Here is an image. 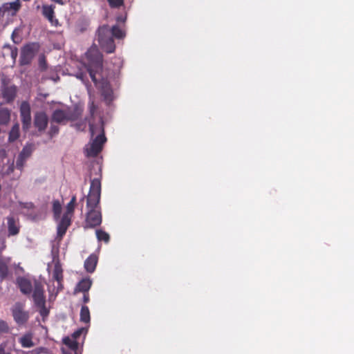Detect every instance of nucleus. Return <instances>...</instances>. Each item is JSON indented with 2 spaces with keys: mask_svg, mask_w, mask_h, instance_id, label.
<instances>
[{
  "mask_svg": "<svg viewBox=\"0 0 354 354\" xmlns=\"http://www.w3.org/2000/svg\"><path fill=\"white\" fill-rule=\"evenodd\" d=\"M75 77L80 80L88 88L91 86L86 73L82 71L77 72Z\"/></svg>",
  "mask_w": 354,
  "mask_h": 354,
  "instance_id": "nucleus-29",
  "label": "nucleus"
},
{
  "mask_svg": "<svg viewBox=\"0 0 354 354\" xmlns=\"http://www.w3.org/2000/svg\"><path fill=\"white\" fill-rule=\"evenodd\" d=\"M19 62H22L21 57H19Z\"/></svg>",
  "mask_w": 354,
  "mask_h": 354,
  "instance_id": "nucleus-50",
  "label": "nucleus"
},
{
  "mask_svg": "<svg viewBox=\"0 0 354 354\" xmlns=\"http://www.w3.org/2000/svg\"><path fill=\"white\" fill-rule=\"evenodd\" d=\"M85 125H86V124H85V122H82V123H77V124H75V127H76V128H77V129H78V130L82 129V126H84V127H83V128H82V129H84Z\"/></svg>",
  "mask_w": 354,
  "mask_h": 354,
  "instance_id": "nucleus-42",
  "label": "nucleus"
},
{
  "mask_svg": "<svg viewBox=\"0 0 354 354\" xmlns=\"http://www.w3.org/2000/svg\"><path fill=\"white\" fill-rule=\"evenodd\" d=\"M53 279L57 282V292L62 290L63 286V269L59 261L55 263L54 268L53 270Z\"/></svg>",
  "mask_w": 354,
  "mask_h": 354,
  "instance_id": "nucleus-11",
  "label": "nucleus"
},
{
  "mask_svg": "<svg viewBox=\"0 0 354 354\" xmlns=\"http://www.w3.org/2000/svg\"><path fill=\"white\" fill-rule=\"evenodd\" d=\"M51 122L65 124L67 122L66 109H55L51 115Z\"/></svg>",
  "mask_w": 354,
  "mask_h": 354,
  "instance_id": "nucleus-15",
  "label": "nucleus"
},
{
  "mask_svg": "<svg viewBox=\"0 0 354 354\" xmlns=\"http://www.w3.org/2000/svg\"><path fill=\"white\" fill-rule=\"evenodd\" d=\"M24 295L32 302L33 307L44 320L48 317L50 308L46 306L44 286L40 280L24 277Z\"/></svg>",
  "mask_w": 354,
  "mask_h": 354,
  "instance_id": "nucleus-2",
  "label": "nucleus"
},
{
  "mask_svg": "<svg viewBox=\"0 0 354 354\" xmlns=\"http://www.w3.org/2000/svg\"><path fill=\"white\" fill-rule=\"evenodd\" d=\"M21 30L19 28H17L13 31V33L12 35V37L13 39V41L16 44L20 43L21 41Z\"/></svg>",
  "mask_w": 354,
  "mask_h": 354,
  "instance_id": "nucleus-33",
  "label": "nucleus"
},
{
  "mask_svg": "<svg viewBox=\"0 0 354 354\" xmlns=\"http://www.w3.org/2000/svg\"><path fill=\"white\" fill-rule=\"evenodd\" d=\"M66 113L67 122H73L77 120L81 117L82 114V109L77 106H75L73 108H67L66 109Z\"/></svg>",
  "mask_w": 354,
  "mask_h": 354,
  "instance_id": "nucleus-16",
  "label": "nucleus"
},
{
  "mask_svg": "<svg viewBox=\"0 0 354 354\" xmlns=\"http://www.w3.org/2000/svg\"><path fill=\"white\" fill-rule=\"evenodd\" d=\"M53 211L55 217H59L62 211V205L58 200H55L53 202Z\"/></svg>",
  "mask_w": 354,
  "mask_h": 354,
  "instance_id": "nucleus-30",
  "label": "nucleus"
},
{
  "mask_svg": "<svg viewBox=\"0 0 354 354\" xmlns=\"http://www.w3.org/2000/svg\"><path fill=\"white\" fill-rule=\"evenodd\" d=\"M21 158H22V152L19 153V154L18 160L17 162V166H19V162Z\"/></svg>",
  "mask_w": 354,
  "mask_h": 354,
  "instance_id": "nucleus-44",
  "label": "nucleus"
},
{
  "mask_svg": "<svg viewBox=\"0 0 354 354\" xmlns=\"http://www.w3.org/2000/svg\"><path fill=\"white\" fill-rule=\"evenodd\" d=\"M24 215L31 221H39L43 218V213L40 208L35 207L32 203H24Z\"/></svg>",
  "mask_w": 354,
  "mask_h": 354,
  "instance_id": "nucleus-7",
  "label": "nucleus"
},
{
  "mask_svg": "<svg viewBox=\"0 0 354 354\" xmlns=\"http://www.w3.org/2000/svg\"><path fill=\"white\" fill-rule=\"evenodd\" d=\"M39 49V44L38 43H31L24 46V64H28Z\"/></svg>",
  "mask_w": 354,
  "mask_h": 354,
  "instance_id": "nucleus-10",
  "label": "nucleus"
},
{
  "mask_svg": "<svg viewBox=\"0 0 354 354\" xmlns=\"http://www.w3.org/2000/svg\"><path fill=\"white\" fill-rule=\"evenodd\" d=\"M84 198H85V196H84V197L82 198V200H81V201H84Z\"/></svg>",
  "mask_w": 354,
  "mask_h": 354,
  "instance_id": "nucleus-51",
  "label": "nucleus"
},
{
  "mask_svg": "<svg viewBox=\"0 0 354 354\" xmlns=\"http://www.w3.org/2000/svg\"><path fill=\"white\" fill-rule=\"evenodd\" d=\"M7 329H8L7 324L3 320H0V332H4V331L7 330Z\"/></svg>",
  "mask_w": 354,
  "mask_h": 354,
  "instance_id": "nucleus-40",
  "label": "nucleus"
},
{
  "mask_svg": "<svg viewBox=\"0 0 354 354\" xmlns=\"http://www.w3.org/2000/svg\"><path fill=\"white\" fill-rule=\"evenodd\" d=\"M44 351H45L44 348L39 347V348H37L31 351L24 352V354H41Z\"/></svg>",
  "mask_w": 354,
  "mask_h": 354,
  "instance_id": "nucleus-37",
  "label": "nucleus"
},
{
  "mask_svg": "<svg viewBox=\"0 0 354 354\" xmlns=\"http://www.w3.org/2000/svg\"><path fill=\"white\" fill-rule=\"evenodd\" d=\"M18 287L21 292H22V280L20 279H17Z\"/></svg>",
  "mask_w": 354,
  "mask_h": 354,
  "instance_id": "nucleus-43",
  "label": "nucleus"
},
{
  "mask_svg": "<svg viewBox=\"0 0 354 354\" xmlns=\"http://www.w3.org/2000/svg\"><path fill=\"white\" fill-rule=\"evenodd\" d=\"M48 122V116L44 112H37L34 116V126L39 131H43L46 129Z\"/></svg>",
  "mask_w": 354,
  "mask_h": 354,
  "instance_id": "nucleus-12",
  "label": "nucleus"
},
{
  "mask_svg": "<svg viewBox=\"0 0 354 354\" xmlns=\"http://www.w3.org/2000/svg\"><path fill=\"white\" fill-rule=\"evenodd\" d=\"M118 39H122L124 37V32L118 26H113L111 29H109V34Z\"/></svg>",
  "mask_w": 354,
  "mask_h": 354,
  "instance_id": "nucleus-25",
  "label": "nucleus"
},
{
  "mask_svg": "<svg viewBox=\"0 0 354 354\" xmlns=\"http://www.w3.org/2000/svg\"><path fill=\"white\" fill-rule=\"evenodd\" d=\"M62 342L74 353L77 351L78 343L75 339H72L70 337L66 336L63 338Z\"/></svg>",
  "mask_w": 354,
  "mask_h": 354,
  "instance_id": "nucleus-21",
  "label": "nucleus"
},
{
  "mask_svg": "<svg viewBox=\"0 0 354 354\" xmlns=\"http://www.w3.org/2000/svg\"><path fill=\"white\" fill-rule=\"evenodd\" d=\"M39 64L42 70H46L47 68L46 62L44 57L39 58Z\"/></svg>",
  "mask_w": 354,
  "mask_h": 354,
  "instance_id": "nucleus-39",
  "label": "nucleus"
},
{
  "mask_svg": "<svg viewBox=\"0 0 354 354\" xmlns=\"http://www.w3.org/2000/svg\"><path fill=\"white\" fill-rule=\"evenodd\" d=\"M97 263V257L92 254L84 261V268L88 272L92 273L95 271Z\"/></svg>",
  "mask_w": 354,
  "mask_h": 354,
  "instance_id": "nucleus-17",
  "label": "nucleus"
},
{
  "mask_svg": "<svg viewBox=\"0 0 354 354\" xmlns=\"http://www.w3.org/2000/svg\"><path fill=\"white\" fill-rule=\"evenodd\" d=\"M10 120V113L8 110L3 109L0 110V124H6Z\"/></svg>",
  "mask_w": 354,
  "mask_h": 354,
  "instance_id": "nucleus-28",
  "label": "nucleus"
},
{
  "mask_svg": "<svg viewBox=\"0 0 354 354\" xmlns=\"http://www.w3.org/2000/svg\"><path fill=\"white\" fill-rule=\"evenodd\" d=\"M21 3L19 0L14 2L6 3L0 7V15L1 17L14 16L20 9Z\"/></svg>",
  "mask_w": 354,
  "mask_h": 354,
  "instance_id": "nucleus-8",
  "label": "nucleus"
},
{
  "mask_svg": "<svg viewBox=\"0 0 354 354\" xmlns=\"http://www.w3.org/2000/svg\"><path fill=\"white\" fill-rule=\"evenodd\" d=\"M91 320L90 311L88 307L82 306L80 310V321L84 323H89Z\"/></svg>",
  "mask_w": 354,
  "mask_h": 354,
  "instance_id": "nucleus-22",
  "label": "nucleus"
},
{
  "mask_svg": "<svg viewBox=\"0 0 354 354\" xmlns=\"http://www.w3.org/2000/svg\"><path fill=\"white\" fill-rule=\"evenodd\" d=\"M59 129L57 125H55L51 122L50 127L48 131L50 137L53 138L59 133Z\"/></svg>",
  "mask_w": 354,
  "mask_h": 354,
  "instance_id": "nucleus-35",
  "label": "nucleus"
},
{
  "mask_svg": "<svg viewBox=\"0 0 354 354\" xmlns=\"http://www.w3.org/2000/svg\"><path fill=\"white\" fill-rule=\"evenodd\" d=\"M16 94V87L15 86H6L3 88V95L7 101L12 100Z\"/></svg>",
  "mask_w": 354,
  "mask_h": 354,
  "instance_id": "nucleus-20",
  "label": "nucleus"
},
{
  "mask_svg": "<svg viewBox=\"0 0 354 354\" xmlns=\"http://www.w3.org/2000/svg\"><path fill=\"white\" fill-rule=\"evenodd\" d=\"M101 174L91 180L89 192L86 196V218L84 228H95L101 225L102 215L100 205L101 198Z\"/></svg>",
  "mask_w": 354,
  "mask_h": 354,
  "instance_id": "nucleus-1",
  "label": "nucleus"
},
{
  "mask_svg": "<svg viewBox=\"0 0 354 354\" xmlns=\"http://www.w3.org/2000/svg\"><path fill=\"white\" fill-rule=\"evenodd\" d=\"M4 346L3 345H0V354H4Z\"/></svg>",
  "mask_w": 354,
  "mask_h": 354,
  "instance_id": "nucleus-45",
  "label": "nucleus"
},
{
  "mask_svg": "<svg viewBox=\"0 0 354 354\" xmlns=\"http://www.w3.org/2000/svg\"><path fill=\"white\" fill-rule=\"evenodd\" d=\"M96 236L99 241H104L107 243L109 242L110 236L109 234L102 230H96Z\"/></svg>",
  "mask_w": 354,
  "mask_h": 354,
  "instance_id": "nucleus-24",
  "label": "nucleus"
},
{
  "mask_svg": "<svg viewBox=\"0 0 354 354\" xmlns=\"http://www.w3.org/2000/svg\"><path fill=\"white\" fill-rule=\"evenodd\" d=\"M10 263L8 257H0V277L4 279L8 276V265Z\"/></svg>",
  "mask_w": 354,
  "mask_h": 354,
  "instance_id": "nucleus-19",
  "label": "nucleus"
},
{
  "mask_svg": "<svg viewBox=\"0 0 354 354\" xmlns=\"http://www.w3.org/2000/svg\"><path fill=\"white\" fill-rule=\"evenodd\" d=\"M92 286V281L89 278H84L80 281L74 289V294L77 292H88Z\"/></svg>",
  "mask_w": 354,
  "mask_h": 354,
  "instance_id": "nucleus-14",
  "label": "nucleus"
},
{
  "mask_svg": "<svg viewBox=\"0 0 354 354\" xmlns=\"http://www.w3.org/2000/svg\"><path fill=\"white\" fill-rule=\"evenodd\" d=\"M86 61L84 66L88 73L93 83L97 85L96 73L102 71L103 57L97 46H91L86 53Z\"/></svg>",
  "mask_w": 354,
  "mask_h": 354,
  "instance_id": "nucleus-3",
  "label": "nucleus"
},
{
  "mask_svg": "<svg viewBox=\"0 0 354 354\" xmlns=\"http://www.w3.org/2000/svg\"><path fill=\"white\" fill-rule=\"evenodd\" d=\"M84 330V328H80L75 330L71 335L72 338L76 340L82 334Z\"/></svg>",
  "mask_w": 354,
  "mask_h": 354,
  "instance_id": "nucleus-38",
  "label": "nucleus"
},
{
  "mask_svg": "<svg viewBox=\"0 0 354 354\" xmlns=\"http://www.w3.org/2000/svg\"><path fill=\"white\" fill-rule=\"evenodd\" d=\"M8 231L10 235L18 234L19 229L15 225V221L12 218H8Z\"/></svg>",
  "mask_w": 354,
  "mask_h": 354,
  "instance_id": "nucleus-26",
  "label": "nucleus"
},
{
  "mask_svg": "<svg viewBox=\"0 0 354 354\" xmlns=\"http://www.w3.org/2000/svg\"><path fill=\"white\" fill-rule=\"evenodd\" d=\"M19 125H16L12 129V130L10 133V137H9V139L11 141L16 140L19 137Z\"/></svg>",
  "mask_w": 354,
  "mask_h": 354,
  "instance_id": "nucleus-34",
  "label": "nucleus"
},
{
  "mask_svg": "<svg viewBox=\"0 0 354 354\" xmlns=\"http://www.w3.org/2000/svg\"><path fill=\"white\" fill-rule=\"evenodd\" d=\"M21 342H22V337L19 339Z\"/></svg>",
  "mask_w": 354,
  "mask_h": 354,
  "instance_id": "nucleus-49",
  "label": "nucleus"
},
{
  "mask_svg": "<svg viewBox=\"0 0 354 354\" xmlns=\"http://www.w3.org/2000/svg\"><path fill=\"white\" fill-rule=\"evenodd\" d=\"M24 129L28 127L29 124L30 117V107L29 104L24 102Z\"/></svg>",
  "mask_w": 354,
  "mask_h": 354,
  "instance_id": "nucleus-23",
  "label": "nucleus"
},
{
  "mask_svg": "<svg viewBox=\"0 0 354 354\" xmlns=\"http://www.w3.org/2000/svg\"><path fill=\"white\" fill-rule=\"evenodd\" d=\"M89 130L91 136H93L96 132L100 131V133L91 143L90 147L86 149L87 156L96 157L102 151L103 145L106 141L103 124L97 125L89 124Z\"/></svg>",
  "mask_w": 354,
  "mask_h": 354,
  "instance_id": "nucleus-4",
  "label": "nucleus"
},
{
  "mask_svg": "<svg viewBox=\"0 0 354 354\" xmlns=\"http://www.w3.org/2000/svg\"><path fill=\"white\" fill-rule=\"evenodd\" d=\"M19 109H20L21 114H22V104L20 106Z\"/></svg>",
  "mask_w": 354,
  "mask_h": 354,
  "instance_id": "nucleus-48",
  "label": "nucleus"
},
{
  "mask_svg": "<svg viewBox=\"0 0 354 354\" xmlns=\"http://www.w3.org/2000/svg\"><path fill=\"white\" fill-rule=\"evenodd\" d=\"M63 353L64 354H73V353L71 351L68 352V351H63Z\"/></svg>",
  "mask_w": 354,
  "mask_h": 354,
  "instance_id": "nucleus-47",
  "label": "nucleus"
},
{
  "mask_svg": "<svg viewBox=\"0 0 354 354\" xmlns=\"http://www.w3.org/2000/svg\"><path fill=\"white\" fill-rule=\"evenodd\" d=\"M23 317H24V321L25 319H28V315H26V314L24 312Z\"/></svg>",
  "mask_w": 354,
  "mask_h": 354,
  "instance_id": "nucleus-46",
  "label": "nucleus"
},
{
  "mask_svg": "<svg viewBox=\"0 0 354 354\" xmlns=\"http://www.w3.org/2000/svg\"><path fill=\"white\" fill-rule=\"evenodd\" d=\"M12 316L19 326L22 325V305L16 303L12 308Z\"/></svg>",
  "mask_w": 354,
  "mask_h": 354,
  "instance_id": "nucleus-18",
  "label": "nucleus"
},
{
  "mask_svg": "<svg viewBox=\"0 0 354 354\" xmlns=\"http://www.w3.org/2000/svg\"><path fill=\"white\" fill-rule=\"evenodd\" d=\"M109 6L111 8H119L123 5V0H108Z\"/></svg>",
  "mask_w": 354,
  "mask_h": 354,
  "instance_id": "nucleus-36",
  "label": "nucleus"
},
{
  "mask_svg": "<svg viewBox=\"0 0 354 354\" xmlns=\"http://www.w3.org/2000/svg\"><path fill=\"white\" fill-rule=\"evenodd\" d=\"M32 336L31 334L24 335V347L30 348L35 346V344L32 341Z\"/></svg>",
  "mask_w": 354,
  "mask_h": 354,
  "instance_id": "nucleus-31",
  "label": "nucleus"
},
{
  "mask_svg": "<svg viewBox=\"0 0 354 354\" xmlns=\"http://www.w3.org/2000/svg\"><path fill=\"white\" fill-rule=\"evenodd\" d=\"M98 41L101 47L107 53L115 51V46L113 39L109 35V28L104 26L98 29Z\"/></svg>",
  "mask_w": 354,
  "mask_h": 354,
  "instance_id": "nucleus-5",
  "label": "nucleus"
},
{
  "mask_svg": "<svg viewBox=\"0 0 354 354\" xmlns=\"http://www.w3.org/2000/svg\"><path fill=\"white\" fill-rule=\"evenodd\" d=\"M76 204V196H73L70 202L67 204L66 206V212L65 214H67L68 216L69 214H73L75 209V206Z\"/></svg>",
  "mask_w": 354,
  "mask_h": 354,
  "instance_id": "nucleus-27",
  "label": "nucleus"
},
{
  "mask_svg": "<svg viewBox=\"0 0 354 354\" xmlns=\"http://www.w3.org/2000/svg\"><path fill=\"white\" fill-rule=\"evenodd\" d=\"M71 223V216L64 214L57 225V236L59 237L62 238L66 234Z\"/></svg>",
  "mask_w": 354,
  "mask_h": 354,
  "instance_id": "nucleus-13",
  "label": "nucleus"
},
{
  "mask_svg": "<svg viewBox=\"0 0 354 354\" xmlns=\"http://www.w3.org/2000/svg\"><path fill=\"white\" fill-rule=\"evenodd\" d=\"M90 301V297L88 292L83 293L82 301L84 304H87Z\"/></svg>",
  "mask_w": 354,
  "mask_h": 354,
  "instance_id": "nucleus-41",
  "label": "nucleus"
},
{
  "mask_svg": "<svg viewBox=\"0 0 354 354\" xmlns=\"http://www.w3.org/2000/svg\"><path fill=\"white\" fill-rule=\"evenodd\" d=\"M17 56V48L11 47L8 45H6L3 47L2 50L0 53V59H3L2 64L6 67L12 66L15 63ZM0 62H1V60H0Z\"/></svg>",
  "mask_w": 354,
  "mask_h": 354,
  "instance_id": "nucleus-6",
  "label": "nucleus"
},
{
  "mask_svg": "<svg viewBox=\"0 0 354 354\" xmlns=\"http://www.w3.org/2000/svg\"><path fill=\"white\" fill-rule=\"evenodd\" d=\"M35 146L32 144H27L24 147V160L28 158L34 150Z\"/></svg>",
  "mask_w": 354,
  "mask_h": 354,
  "instance_id": "nucleus-32",
  "label": "nucleus"
},
{
  "mask_svg": "<svg viewBox=\"0 0 354 354\" xmlns=\"http://www.w3.org/2000/svg\"><path fill=\"white\" fill-rule=\"evenodd\" d=\"M55 6L53 5H43L41 7V14L46 19L52 26L58 27L59 22L55 17Z\"/></svg>",
  "mask_w": 354,
  "mask_h": 354,
  "instance_id": "nucleus-9",
  "label": "nucleus"
}]
</instances>
